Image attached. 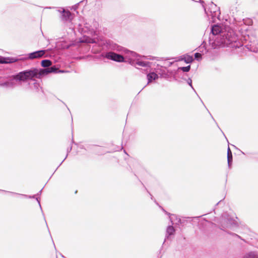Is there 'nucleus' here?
<instances>
[{
    "mask_svg": "<svg viewBox=\"0 0 258 258\" xmlns=\"http://www.w3.org/2000/svg\"><path fill=\"white\" fill-rule=\"evenodd\" d=\"M211 32L213 35H217L214 38L216 46L235 48L242 46L234 31L229 26L223 27L215 25L212 27Z\"/></svg>",
    "mask_w": 258,
    "mask_h": 258,
    "instance_id": "f257e3e1",
    "label": "nucleus"
},
{
    "mask_svg": "<svg viewBox=\"0 0 258 258\" xmlns=\"http://www.w3.org/2000/svg\"><path fill=\"white\" fill-rule=\"evenodd\" d=\"M38 76V70L32 69L19 72L13 75L5 81L0 82V87L7 89H13L16 87L20 82L31 80Z\"/></svg>",
    "mask_w": 258,
    "mask_h": 258,
    "instance_id": "f03ea898",
    "label": "nucleus"
},
{
    "mask_svg": "<svg viewBox=\"0 0 258 258\" xmlns=\"http://www.w3.org/2000/svg\"><path fill=\"white\" fill-rule=\"evenodd\" d=\"M99 26L98 23L95 20L90 21L88 22H85L83 24H80V29L82 30V32L91 35L92 36H97L96 30Z\"/></svg>",
    "mask_w": 258,
    "mask_h": 258,
    "instance_id": "7ed1b4c3",
    "label": "nucleus"
},
{
    "mask_svg": "<svg viewBox=\"0 0 258 258\" xmlns=\"http://www.w3.org/2000/svg\"><path fill=\"white\" fill-rule=\"evenodd\" d=\"M197 5H200L202 10H204L205 13L208 16H211L212 19L220 16V12L219 8L212 2L210 5L209 10L207 11L205 8V2L203 0H199V3H196Z\"/></svg>",
    "mask_w": 258,
    "mask_h": 258,
    "instance_id": "20e7f679",
    "label": "nucleus"
},
{
    "mask_svg": "<svg viewBox=\"0 0 258 258\" xmlns=\"http://www.w3.org/2000/svg\"><path fill=\"white\" fill-rule=\"evenodd\" d=\"M110 48L113 51L124 53L126 54V56L124 57L125 62L128 63V60L130 59V58L135 59L139 55L136 52L130 51L116 44H112V45H110Z\"/></svg>",
    "mask_w": 258,
    "mask_h": 258,
    "instance_id": "39448f33",
    "label": "nucleus"
},
{
    "mask_svg": "<svg viewBox=\"0 0 258 258\" xmlns=\"http://www.w3.org/2000/svg\"><path fill=\"white\" fill-rule=\"evenodd\" d=\"M236 225L235 220L227 214L221 216L219 220V226L221 230L225 231L227 228H232Z\"/></svg>",
    "mask_w": 258,
    "mask_h": 258,
    "instance_id": "423d86ee",
    "label": "nucleus"
},
{
    "mask_svg": "<svg viewBox=\"0 0 258 258\" xmlns=\"http://www.w3.org/2000/svg\"><path fill=\"white\" fill-rule=\"evenodd\" d=\"M142 58H147V59H150L153 60V57L151 58H148L147 56H140L139 55L138 57L135 59H133L131 58H130V59L128 60V63L131 64L132 66H135L136 65H138L140 67H150L151 62L149 61H145L142 59Z\"/></svg>",
    "mask_w": 258,
    "mask_h": 258,
    "instance_id": "0eeeda50",
    "label": "nucleus"
},
{
    "mask_svg": "<svg viewBox=\"0 0 258 258\" xmlns=\"http://www.w3.org/2000/svg\"><path fill=\"white\" fill-rule=\"evenodd\" d=\"M101 56L118 62H123L125 61V58L122 54H117L113 51H109L102 53Z\"/></svg>",
    "mask_w": 258,
    "mask_h": 258,
    "instance_id": "6e6552de",
    "label": "nucleus"
},
{
    "mask_svg": "<svg viewBox=\"0 0 258 258\" xmlns=\"http://www.w3.org/2000/svg\"><path fill=\"white\" fill-rule=\"evenodd\" d=\"M45 50H40L27 54V58L29 59H34L42 57L45 54Z\"/></svg>",
    "mask_w": 258,
    "mask_h": 258,
    "instance_id": "1a4fd4ad",
    "label": "nucleus"
},
{
    "mask_svg": "<svg viewBox=\"0 0 258 258\" xmlns=\"http://www.w3.org/2000/svg\"><path fill=\"white\" fill-rule=\"evenodd\" d=\"M61 71H59L58 69L55 67V66H52L50 68L41 69L40 70V73L39 74L38 73V75H47L50 73H58V72H61Z\"/></svg>",
    "mask_w": 258,
    "mask_h": 258,
    "instance_id": "9d476101",
    "label": "nucleus"
},
{
    "mask_svg": "<svg viewBox=\"0 0 258 258\" xmlns=\"http://www.w3.org/2000/svg\"><path fill=\"white\" fill-rule=\"evenodd\" d=\"M57 11L61 14L60 17L62 21H66L70 19L71 13L69 11H66L62 8H58Z\"/></svg>",
    "mask_w": 258,
    "mask_h": 258,
    "instance_id": "9b49d317",
    "label": "nucleus"
},
{
    "mask_svg": "<svg viewBox=\"0 0 258 258\" xmlns=\"http://www.w3.org/2000/svg\"><path fill=\"white\" fill-rule=\"evenodd\" d=\"M41 191H42V189H41L39 191V192L37 193V194L36 195H33L32 196H27L26 195L18 194V193H17V192H12V193L13 194V195L22 196V197H23L24 198H30V199H31V198L35 199V198L36 200H37V201L38 202V204H39L41 209L42 210V208H41V205H40V199H39V198L36 197V196L41 195Z\"/></svg>",
    "mask_w": 258,
    "mask_h": 258,
    "instance_id": "f8f14e48",
    "label": "nucleus"
},
{
    "mask_svg": "<svg viewBox=\"0 0 258 258\" xmlns=\"http://www.w3.org/2000/svg\"><path fill=\"white\" fill-rule=\"evenodd\" d=\"M174 232L175 229L174 227L171 225L168 226L166 229L165 239L164 240L163 243H164L166 239H168L169 236L173 235L174 234Z\"/></svg>",
    "mask_w": 258,
    "mask_h": 258,
    "instance_id": "ddd939ff",
    "label": "nucleus"
},
{
    "mask_svg": "<svg viewBox=\"0 0 258 258\" xmlns=\"http://www.w3.org/2000/svg\"><path fill=\"white\" fill-rule=\"evenodd\" d=\"M247 48L250 51L256 53L258 52V45L255 43H251L250 44L245 45Z\"/></svg>",
    "mask_w": 258,
    "mask_h": 258,
    "instance_id": "4468645a",
    "label": "nucleus"
},
{
    "mask_svg": "<svg viewBox=\"0 0 258 258\" xmlns=\"http://www.w3.org/2000/svg\"><path fill=\"white\" fill-rule=\"evenodd\" d=\"M16 59L10 58V57H5L0 56V63L8 64L15 62Z\"/></svg>",
    "mask_w": 258,
    "mask_h": 258,
    "instance_id": "2eb2a0df",
    "label": "nucleus"
},
{
    "mask_svg": "<svg viewBox=\"0 0 258 258\" xmlns=\"http://www.w3.org/2000/svg\"><path fill=\"white\" fill-rule=\"evenodd\" d=\"M147 77L148 79V84L151 83L153 80H156L158 78V75L154 72L149 73Z\"/></svg>",
    "mask_w": 258,
    "mask_h": 258,
    "instance_id": "dca6fc26",
    "label": "nucleus"
},
{
    "mask_svg": "<svg viewBox=\"0 0 258 258\" xmlns=\"http://www.w3.org/2000/svg\"><path fill=\"white\" fill-rule=\"evenodd\" d=\"M227 161L228 167L230 168L232 163V154L229 147L227 149Z\"/></svg>",
    "mask_w": 258,
    "mask_h": 258,
    "instance_id": "f3484780",
    "label": "nucleus"
},
{
    "mask_svg": "<svg viewBox=\"0 0 258 258\" xmlns=\"http://www.w3.org/2000/svg\"><path fill=\"white\" fill-rule=\"evenodd\" d=\"M181 60H184L186 63H189L192 62L194 58L192 56L184 55L182 56Z\"/></svg>",
    "mask_w": 258,
    "mask_h": 258,
    "instance_id": "a211bd4d",
    "label": "nucleus"
},
{
    "mask_svg": "<svg viewBox=\"0 0 258 258\" xmlns=\"http://www.w3.org/2000/svg\"><path fill=\"white\" fill-rule=\"evenodd\" d=\"M156 72L159 74H160L161 76H164L167 75L165 68L161 66L160 67H157L156 69Z\"/></svg>",
    "mask_w": 258,
    "mask_h": 258,
    "instance_id": "6ab92c4d",
    "label": "nucleus"
},
{
    "mask_svg": "<svg viewBox=\"0 0 258 258\" xmlns=\"http://www.w3.org/2000/svg\"><path fill=\"white\" fill-rule=\"evenodd\" d=\"M243 258H258V254L256 252L251 251L246 253Z\"/></svg>",
    "mask_w": 258,
    "mask_h": 258,
    "instance_id": "aec40b11",
    "label": "nucleus"
},
{
    "mask_svg": "<svg viewBox=\"0 0 258 258\" xmlns=\"http://www.w3.org/2000/svg\"><path fill=\"white\" fill-rule=\"evenodd\" d=\"M41 66L44 68H47L51 66L52 62L49 59H43L41 61Z\"/></svg>",
    "mask_w": 258,
    "mask_h": 258,
    "instance_id": "412c9836",
    "label": "nucleus"
},
{
    "mask_svg": "<svg viewBox=\"0 0 258 258\" xmlns=\"http://www.w3.org/2000/svg\"><path fill=\"white\" fill-rule=\"evenodd\" d=\"M175 218L176 220L177 221V222L175 223V224H178L181 222V220L180 218H178L177 217V216L175 215L171 214L169 216L170 220L172 223V224H174V218Z\"/></svg>",
    "mask_w": 258,
    "mask_h": 258,
    "instance_id": "4be33fe9",
    "label": "nucleus"
},
{
    "mask_svg": "<svg viewBox=\"0 0 258 258\" xmlns=\"http://www.w3.org/2000/svg\"><path fill=\"white\" fill-rule=\"evenodd\" d=\"M83 42L88 43H95L96 42V40L95 38H90L89 37H84Z\"/></svg>",
    "mask_w": 258,
    "mask_h": 258,
    "instance_id": "5701e85b",
    "label": "nucleus"
},
{
    "mask_svg": "<svg viewBox=\"0 0 258 258\" xmlns=\"http://www.w3.org/2000/svg\"><path fill=\"white\" fill-rule=\"evenodd\" d=\"M10 58L16 59L15 62L20 61V60L23 61V60H25L26 59H29L28 58H27V54H26L24 57H21L20 56H19V57H10Z\"/></svg>",
    "mask_w": 258,
    "mask_h": 258,
    "instance_id": "b1692460",
    "label": "nucleus"
},
{
    "mask_svg": "<svg viewBox=\"0 0 258 258\" xmlns=\"http://www.w3.org/2000/svg\"><path fill=\"white\" fill-rule=\"evenodd\" d=\"M190 69V66L189 65L186 67H179L178 70H182L184 72H188Z\"/></svg>",
    "mask_w": 258,
    "mask_h": 258,
    "instance_id": "393cba45",
    "label": "nucleus"
},
{
    "mask_svg": "<svg viewBox=\"0 0 258 258\" xmlns=\"http://www.w3.org/2000/svg\"><path fill=\"white\" fill-rule=\"evenodd\" d=\"M194 55L195 58L198 61H200L202 58V54L200 53L196 52Z\"/></svg>",
    "mask_w": 258,
    "mask_h": 258,
    "instance_id": "a878e982",
    "label": "nucleus"
},
{
    "mask_svg": "<svg viewBox=\"0 0 258 258\" xmlns=\"http://www.w3.org/2000/svg\"><path fill=\"white\" fill-rule=\"evenodd\" d=\"M187 83L191 87V88L194 90V91L196 92L195 90L194 89L192 85V80L190 78H188L187 80Z\"/></svg>",
    "mask_w": 258,
    "mask_h": 258,
    "instance_id": "bb28decb",
    "label": "nucleus"
},
{
    "mask_svg": "<svg viewBox=\"0 0 258 258\" xmlns=\"http://www.w3.org/2000/svg\"><path fill=\"white\" fill-rule=\"evenodd\" d=\"M72 149V147H69V148H68L67 149V155H66V156L65 158H64V159H63V160L61 162V163L60 164V165H61V163L64 161V160L67 158V156H68V153L71 151Z\"/></svg>",
    "mask_w": 258,
    "mask_h": 258,
    "instance_id": "cd10ccee",
    "label": "nucleus"
},
{
    "mask_svg": "<svg viewBox=\"0 0 258 258\" xmlns=\"http://www.w3.org/2000/svg\"><path fill=\"white\" fill-rule=\"evenodd\" d=\"M83 1H81L80 3L77 4L76 5H75L72 8V9L74 10H76L77 8H78V7L79 5V4L80 3H82Z\"/></svg>",
    "mask_w": 258,
    "mask_h": 258,
    "instance_id": "c85d7f7f",
    "label": "nucleus"
},
{
    "mask_svg": "<svg viewBox=\"0 0 258 258\" xmlns=\"http://www.w3.org/2000/svg\"><path fill=\"white\" fill-rule=\"evenodd\" d=\"M228 233H229V234H230L232 235V236H233L237 237H238V238H241V237H240V236L238 235L237 234H235V233H229V232H228Z\"/></svg>",
    "mask_w": 258,
    "mask_h": 258,
    "instance_id": "c756f323",
    "label": "nucleus"
},
{
    "mask_svg": "<svg viewBox=\"0 0 258 258\" xmlns=\"http://www.w3.org/2000/svg\"><path fill=\"white\" fill-rule=\"evenodd\" d=\"M34 87H35L37 88V87H38V86H39V84H37V83H35L34 84Z\"/></svg>",
    "mask_w": 258,
    "mask_h": 258,
    "instance_id": "7c9ffc66",
    "label": "nucleus"
},
{
    "mask_svg": "<svg viewBox=\"0 0 258 258\" xmlns=\"http://www.w3.org/2000/svg\"><path fill=\"white\" fill-rule=\"evenodd\" d=\"M2 191H3V190H1ZM3 191H5V192H9V193H11L12 194H13V193H12V192H10V191H6V190H3Z\"/></svg>",
    "mask_w": 258,
    "mask_h": 258,
    "instance_id": "2f4dec72",
    "label": "nucleus"
},
{
    "mask_svg": "<svg viewBox=\"0 0 258 258\" xmlns=\"http://www.w3.org/2000/svg\"><path fill=\"white\" fill-rule=\"evenodd\" d=\"M163 211H164L167 214V213L164 210V209H162ZM168 215H170L169 213H168Z\"/></svg>",
    "mask_w": 258,
    "mask_h": 258,
    "instance_id": "473e14b6",
    "label": "nucleus"
},
{
    "mask_svg": "<svg viewBox=\"0 0 258 258\" xmlns=\"http://www.w3.org/2000/svg\"><path fill=\"white\" fill-rule=\"evenodd\" d=\"M150 196H151V199L152 200V199H153V197H152V196L151 194H150Z\"/></svg>",
    "mask_w": 258,
    "mask_h": 258,
    "instance_id": "72a5a7b5",
    "label": "nucleus"
},
{
    "mask_svg": "<svg viewBox=\"0 0 258 258\" xmlns=\"http://www.w3.org/2000/svg\"><path fill=\"white\" fill-rule=\"evenodd\" d=\"M211 116L212 118L214 120V118H213V116H212L211 114Z\"/></svg>",
    "mask_w": 258,
    "mask_h": 258,
    "instance_id": "f704fd0d",
    "label": "nucleus"
},
{
    "mask_svg": "<svg viewBox=\"0 0 258 258\" xmlns=\"http://www.w3.org/2000/svg\"><path fill=\"white\" fill-rule=\"evenodd\" d=\"M221 201H220V202H219L218 203H217V205L219 204V203L221 202Z\"/></svg>",
    "mask_w": 258,
    "mask_h": 258,
    "instance_id": "c9c22d12",
    "label": "nucleus"
},
{
    "mask_svg": "<svg viewBox=\"0 0 258 258\" xmlns=\"http://www.w3.org/2000/svg\"><path fill=\"white\" fill-rule=\"evenodd\" d=\"M223 135H224V136H225V135L224 133H223Z\"/></svg>",
    "mask_w": 258,
    "mask_h": 258,
    "instance_id": "e433bc0d",
    "label": "nucleus"
},
{
    "mask_svg": "<svg viewBox=\"0 0 258 258\" xmlns=\"http://www.w3.org/2000/svg\"><path fill=\"white\" fill-rule=\"evenodd\" d=\"M223 135H224V136H225V135L224 133H223Z\"/></svg>",
    "mask_w": 258,
    "mask_h": 258,
    "instance_id": "4c0bfd02",
    "label": "nucleus"
},
{
    "mask_svg": "<svg viewBox=\"0 0 258 258\" xmlns=\"http://www.w3.org/2000/svg\"><path fill=\"white\" fill-rule=\"evenodd\" d=\"M223 135H224V136H225V135L224 133H223Z\"/></svg>",
    "mask_w": 258,
    "mask_h": 258,
    "instance_id": "58836bf2",
    "label": "nucleus"
}]
</instances>
